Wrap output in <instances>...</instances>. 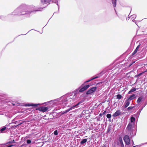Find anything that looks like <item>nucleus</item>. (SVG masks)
<instances>
[{"mask_svg":"<svg viewBox=\"0 0 147 147\" xmlns=\"http://www.w3.org/2000/svg\"><path fill=\"white\" fill-rule=\"evenodd\" d=\"M87 141V139H84L81 141L80 142V144H83L86 142Z\"/></svg>","mask_w":147,"mask_h":147,"instance_id":"a211bd4d","label":"nucleus"},{"mask_svg":"<svg viewBox=\"0 0 147 147\" xmlns=\"http://www.w3.org/2000/svg\"><path fill=\"white\" fill-rule=\"evenodd\" d=\"M130 100L128 99L125 101L123 105L125 108H127L129 105L130 104Z\"/></svg>","mask_w":147,"mask_h":147,"instance_id":"9d476101","label":"nucleus"},{"mask_svg":"<svg viewBox=\"0 0 147 147\" xmlns=\"http://www.w3.org/2000/svg\"><path fill=\"white\" fill-rule=\"evenodd\" d=\"M84 90H85L84 88V87H83L81 88H79V89L77 90L75 92H77V93L78 91H79V92H82L84 91Z\"/></svg>","mask_w":147,"mask_h":147,"instance_id":"dca6fc26","label":"nucleus"},{"mask_svg":"<svg viewBox=\"0 0 147 147\" xmlns=\"http://www.w3.org/2000/svg\"><path fill=\"white\" fill-rule=\"evenodd\" d=\"M12 104H13V105H14H14H15V104L12 103Z\"/></svg>","mask_w":147,"mask_h":147,"instance_id":"49530a36","label":"nucleus"},{"mask_svg":"<svg viewBox=\"0 0 147 147\" xmlns=\"http://www.w3.org/2000/svg\"><path fill=\"white\" fill-rule=\"evenodd\" d=\"M143 98L142 96L140 97L138 99L137 101V102L138 103H140L142 100Z\"/></svg>","mask_w":147,"mask_h":147,"instance_id":"4be33fe9","label":"nucleus"},{"mask_svg":"<svg viewBox=\"0 0 147 147\" xmlns=\"http://www.w3.org/2000/svg\"><path fill=\"white\" fill-rule=\"evenodd\" d=\"M102 114L101 113H100V114H99V116H102Z\"/></svg>","mask_w":147,"mask_h":147,"instance_id":"37998d69","label":"nucleus"},{"mask_svg":"<svg viewBox=\"0 0 147 147\" xmlns=\"http://www.w3.org/2000/svg\"><path fill=\"white\" fill-rule=\"evenodd\" d=\"M135 51H136V52H137V51H138V50H137V49H135Z\"/></svg>","mask_w":147,"mask_h":147,"instance_id":"c03bdc74","label":"nucleus"},{"mask_svg":"<svg viewBox=\"0 0 147 147\" xmlns=\"http://www.w3.org/2000/svg\"><path fill=\"white\" fill-rule=\"evenodd\" d=\"M120 143H121V144H123V142H122V140L121 139V140H120Z\"/></svg>","mask_w":147,"mask_h":147,"instance_id":"a19ab883","label":"nucleus"},{"mask_svg":"<svg viewBox=\"0 0 147 147\" xmlns=\"http://www.w3.org/2000/svg\"><path fill=\"white\" fill-rule=\"evenodd\" d=\"M53 2L54 3H55L56 4H57V2L58 1L57 0H53Z\"/></svg>","mask_w":147,"mask_h":147,"instance_id":"2f4dec72","label":"nucleus"},{"mask_svg":"<svg viewBox=\"0 0 147 147\" xmlns=\"http://www.w3.org/2000/svg\"><path fill=\"white\" fill-rule=\"evenodd\" d=\"M135 94H133L130 96L127 99H129V100L131 101L133 99L135 98Z\"/></svg>","mask_w":147,"mask_h":147,"instance_id":"4468645a","label":"nucleus"},{"mask_svg":"<svg viewBox=\"0 0 147 147\" xmlns=\"http://www.w3.org/2000/svg\"><path fill=\"white\" fill-rule=\"evenodd\" d=\"M77 92H75L73 93H70L65 96H63L57 99L56 100H58L64 106H67V104L69 103L72 104L76 100V94Z\"/></svg>","mask_w":147,"mask_h":147,"instance_id":"f257e3e1","label":"nucleus"},{"mask_svg":"<svg viewBox=\"0 0 147 147\" xmlns=\"http://www.w3.org/2000/svg\"><path fill=\"white\" fill-rule=\"evenodd\" d=\"M82 101H81L79 102H78L77 104L76 105L73 106L71 108L69 109L68 110H67L64 111V112L63 113H67L70 110H71L72 109H74L75 107H77V106L79 105H80V104L82 103Z\"/></svg>","mask_w":147,"mask_h":147,"instance_id":"423d86ee","label":"nucleus"},{"mask_svg":"<svg viewBox=\"0 0 147 147\" xmlns=\"http://www.w3.org/2000/svg\"><path fill=\"white\" fill-rule=\"evenodd\" d=\"M11 14L13 15L24 16L25 17H27L28 6L24 4H22L12 12Z\"/></svg>","mask_w":147,"mask_h":147,"instance_id":"f03ea898","label":"nucleus"},{"mask_svg":"<svg viewBox=\"0 0 147 147\" xmlns=\"http://www.w3.org/2000/svg\"><path fill=\"white\" fill-rule=\"evenodd\" d=\"M132 125H133L132 123H129L128 124L126 129V132L128 134H130L131 136H134L135 134H133L132 132Z\"/></svg>","mask_w":147,"mask_h":147,"instance_id":"7ed1b4c3","label":"nucleus"},{"mask_svg":"<svg viewBox=\"0 0 147 147\" xmlns=\"http://www.w3.org/2000/svg\"><path fill=\"white\" fill-rule=\"evenodd\" d=\"M106 111H104V112H103V113H102V115H105L106 114Z\"/></svg>","mask_w":147,"mask_h":147,"instance_id":"58836bf2","label":"nucleus"},{"mask_svg":"<svg viewBox=\"0 0 147 147\" xmlns=\"http://www.w3.org/2000/svg\"><path fill=\"white\" fill-rule=\"evenodd\" d=\"M21 124L20 123V124H17V125H16V124H15L14 123L13 124L11 125V129H13L14 128H15L18 125H20Z\"/></svg>","mask_w":147,"mask_h":147,"instance_id":"ddd939ff","label":"nucleus"},{"mask_svg":"<svg viewBox=\"0 0 147 147\" xmlns=\"http://www.w3.org/2000/svg\"><path fill=\"white\" fill-rule=\"evenodd\" d=\"M135 120V118L133 116H131L130 118V121L131 122L130 123H132L134 122Z\"/></svg>","mask_w":147,"mask_h":147,"instance_id":"412c9836","label":"nucleus"},{"mask_svg":"<svg viewBox=\"0 0 147 147\" xmlns=\"http://www.w3.org/2000/svg\"><path fill=\"white\" fill-rule=\"evenodd\" d=\"M137 53V52H136V51L134 50V51L133 53H132V55H134L136 53Z\"/></svg>","mask_w":147,"mask_h":147,"instance_id":"c9c22d12","label":"nucleus"},{"mask_svg":"<svg viewBox=\"0 0 147 147\" xmlns=\"http://www.w3.org/2000/svg\"><path fill=\"white\" fill-rule=\"evenodd\" d=\"M15 124H19V123H18V121H16L15 122V123H14Z\"/></svg>","mask_w":147,"mask_h":147,"instance_id":"4c0bfd02","label":"nucleus"},{"mask_svg":"<svg viewBox=\"0 0 147 147\" xmlns=\"http://www.w3.org/2000/svg\"><path fill=\"white\" fill-rule=\"evenodd\" d=\"M146 104H147L145 103V105L144 106H145Z\"/></svg>","mask_w":147,"mask_h":147,"instance_id":"de8ad7c7","label":"nucleus"},{"mask_svg":"<svg viewBox=\"0 0 147 147\" xmlns=\"http://www.w3.org/2000/svg\"><path fill=\"white\" fill-rule=\"evenodd\" d=\"M49 109V108L48 107H42L36 109V110H39V111L42 112H45L47 111Z\"/></svg>","mask_w":147,"mask_h":147,"instance_id":"6e6552de","label":"nucleus"},{"mask_svg":"<svg viewBox=\"0 0 147 147\" xmlns=\"http://www.w3.org/2000/svg\"><path fill=\"white\" fill-rule=\"evenodd\" d=\"M28 138V137L26 136L25 137V138H26V142L28 144V139H27V138Z\"/></svg>","mask_w":147,"mask_h":147,"instance_id":"e433bc0d","label":"nucleus"},{"mask_svg":"<svg viewBox=\"0 0 147 147\" xmlns=\"http://www.w3.org/2000/svg\"><path fill=\"white\" fill-rule=\"evenodd\" d=\"M136 90V89L135 88H133L131 89L128 92V94H130L131 92H134Z\"/></svg>","mask_w":147,"mask_h":147,"instance_id":"aec40b11","label":"nucleus"},{"mask_svg":"<svg viewBox=\"0 0 147 147\" xmlns=\"http://www.w3.org/2000/svg\"><path fill=\"white\" fill-rule=\"evenodd\" d=\"M129 74V73H127V74H126V76H127V75H128V74Z\"/></svg>","mask_w":147,"mask_h":147,"instance_id":"a18cd8bd","label":"nucleus"},{"mask_svg":"<svg viewBox=\"0 0 147 147\" xmlns=\"http://www.w3.org/2000/svg\"><path fill=\"white\" fill-rule=\"evenodd\" d=\"M131 17H132V18H134V19L132 21H133V22H134L136 23V21H134V20L136 18V16L135 15H132L131 16Z\"/></svg>","mask_w":147,"mask_h":147,"instance_id":"cd10ccee","label":"nucleus"},{"mask_svg":"<svg viewBox=\"0 0 147 147\" xmlns=\"http://www.w3.org/2000/svg\"><path fill=\"white\" fill-rule=\"evenodd\" d=\"M145 107V106H144V107H143L141 109H140L139 111L138 112L139 113H140L141 112L142 110L143 109V108Z\"/></svg>","mask_w":147,"mask_h":147,"instance_id":"473e14b6","label":"nucleus"},{"mask_svg":"<svg viewBox=\"0 0 147 147\" xmlns=\"http://www.w3.org/2000/svg\"><path fill=\"white\" fill-rule=\"evenodd\" d=\"M13 146V145L12 144H10L8 146H7L6 147H11Z\"/></svg>","mask_w":147,"mask_h":147,"instance_id":"72a5a7b5","label":"nucleus"},{"mask_svg":"<svg viewBox=\"0 0 147 147\" xmlns=\"http://www.w3.org/2000/svg\"><path fill=\"white\" fill-rule=\"evenodd\" d=\"M15 142V141L14 140H10L9 141L7 142L5 144H11V143H14Z\"/></svg>","mask_w":147,"mask_h":147,"instance_id":"f3484780","label":"nucleus"},{"mask_svg":"<svg viewBox=\"0 0 147 147\" xmlns=\"http://www.w3.org/2000/svg\"><path fill=\"white\" fill-rule=\"evenodd\" d=\"M25 106H26V107H28V103L26 104L25 105Z\"/></svg>","mask_w":147,"mask_h":147,"instance_id":"79ce46f5","label":"nucleus"},{"mask_svg":"<svg viewBox=\"0 0 147 147\" xmlns=\"http://www.w3.org/2000/svg\"><path fill=\"white\" fill-rule=\"evenodd\" d=\"M140 45H139L136 48V49H137V50H138V49H139V48H140Z\"/></svg>","mask_w":147,"mask_h":147,"instance_id":"f704fd0d","label":"nucleus"},{"mask_svg":"<svg viewBox=\"0 0 147 147\" xmlns=\"http://www.w3.org/2000/svg\"><path fill=\"white\" fill-rule=\"evenodd\" d=\"M14 124L13 123H9V124L8 125H6V126L7 127H8L7 128L10 129H11V125H13Z\"/></svg>","mask_w":147,"mask_h":147,"instance_id":"6ab92c4d","label":"nucleus"},{"mask_svg":"<svg viewBox=\"0 0 147 147\" xmlns=\"http://www.w3.org/2000/svg\"><path fill=\"white\" fill-rule=\"evenodd\" d=\"M39 9H35V7L33 5H30L28 6V13H31L32 12H36L38 11H41L40 9L38 8Z\"/></svg>","mask_w":147,"mask_h":147,"instance_id":"39448f33","label":"nucleus"},{"mask_svg":"<svg viewBox=\"0 0 147 147\" xmlns=\"http://www.w3.org/2000/svg\"><path fill=\"white\" fill-rule=\"evenodd\" d=\"M40 4L42 7L39 8V9H43L46 7L51 0H40Z\"/></svg>","mask_w":147,"mask_h":147,"instance_id":"20e7f679","label":"nucleus"},{"mask_svg":"<svg viewBox=\"0 0 147 147\" xmlns=\"http://www.w3.org/2000/svg\"><path fill=\"white\" fill-rule=\"evenodd\" d=\"M107 117L108 118H110L111 117V115L110 114H108L107 115Z\"/></svg>","mask_w":147,"mask_h":147,"instance_id":"7c9ffc66","label":"nucleus"},{"mask_svg":"<svg viewBox=\"0 0 147 147\" xmlns=\"http://www.w3.org/2000/svg\"><path fill=\"white\" fill-rule=\"evenodd\" d=\"M123 140L125 144L127 145H129L130 144V139L128 136L125 135L124 136Z\"/></svg>","mask_w":147,"mask_h":147,"instance_id":"0eeeda50","label":"nucleus"},{"mask_svg":"<svg viewBox=\"0 0 147 147\" xmlns=\"http://www.w3.org/2000/svg\"><path fill=\"white\" fill-rule=\"evenodd\" d=\"M6 128L7 127L6 126V125L5 126L2 127L1 129H0V133H2L3 131H5V130Z\"/></svg>","mask_w":147,"mask_h":147,"instance_id":"2eb2a0df","label":"nucleus"},{"mask_svg":"<svg viewBox=\"0 0 147 147\" xmlns=\"http://www.w3.org/2000/svg\"><path fill=\"white\" fill-rule=\"evenodd\" d=\"M90 86V85H87L84 86L83 87L84 88V90H86L87 88H88Z\"/></svg>","mask_w":147,"mask_h":147,"instance_id":"bb28decb","label":"nucleus"},{"mask_svg":"<svg viewBox=\"0 0 147 147\" xmlns=\"http://www.w3.org/2000/svg\"><path fill=\"white\" fill-rule=\"evenodd\" d=\"M100 77V76H99V75H98V76H96L95 77H92L91 79H90L89 80H88L86 81L85 82H84V83L89 82L92 80H93L95 79L99 78V77Z\"/></svg>","mask_w":147,"mask_h":147,"instance_id":"9b49d317","label":"nucleus"},{"mask_svg":"<svg viewBox=\"0 0 147 147\" xmlns=\"http://www.w3.org/2000/svg\"><path fill=\"white\" fill-rule=\"evenodd\" d=\"M31 142V141L30 140H28V144H30Z\"/></svg>","mask_w":147,"mask_h":147,"instance_id":"ea45409f","label":"nucleus"},{"mask_svg":"<svg viewBox=\"0 0 147 147\" xmlns=\"http://www.w3.org/2000/svg\"><path fill=\"white\" fill-rule=\"evenodd\" d=\"M134 107H129L127 108V109L128 110H130L134 108Z\"/></svg>","mask_w":147,"mask_h":147,"instance_id":"c756f323","label":"nucleus"},{"mask_svg":"<svg viewBox=\"0 0 147 147\" xmlns=\"http://www.w3.org/2000/svg\"><path fill=\"white\" fill-rule=\"evenodd\" d=\"M40 105L39 104L28 103V107L30 106L35 107Z\"/></svg>","mask_w":147,"mask_h":147,"instance_id":"f8f14e48","label":"nucleus"},{"mask_svg":"<svg viewBox=\"0 0 147 147\" xmlns=\"http://www.w3.org/2000/svg\"><path fill=\"white\" fill-rule=\"evenodd\" d=\"M122 114V113L120 110L117 111L113 115L114 117H116Z\"/></svg>","mask_w":147,"mask_h":147,"instance_id":"1a4fd4ad","label":"nucleus"},{"mask_svg":"<svg viewBox=\"0 0 147 147\" xmlns=\"http://www.w3.org/2000/svg\"><path fill=\"white\" fill-rule=\"evenodd\" d=\"M54 134L56 136L58 135V132L57 130H56L54 132Z\"/></svg>","mask_w":147,"mask_h":147,"instance_id":"c85d7f7f","label":"nucleus"},{"mask_svg":"<svg viewBox=\"0 0 147 147\" xmlns=\"http://www.w3.org/2000/svg\"><path fill=\"white\" fill-rule=\"evenodd\" d=\"M116 96H117V99H121V98H122V96L120 94H117V95Z\"/></svg>","mask_w":147,"mask_h":147,"instance_id":"b1692460","label":"nucleus"},{"mask_svg":"<svg viewBox=\"0 0 147 147\" xmlns=\"http://www.w3.org/2000/svg\"><path fill=\"white\" fill-rule=\"evenodd\" d=\"M116 0H112V3L113 4L114 7L116 6Z\"/></svg>","mask_w":147,"mask_h":147,"instance_id":"5701e85b","label":"nucleus"},{"mask_svg":"<svg viewBox=\"0 0 147 147\" xmlns=\"http://www.w3.org/2000/svg\"><path fill=\"white\" fill-rule=\"evenodd\" d=\"M90 89L92 91V92H94L96 90V87H93L92 88Z\"/></svg>","mask_w":147,"mask_h":147,"instance_id":"a878e982","label":"nucleus"},{"mask_svg":"<svg viewBox=\"0 0 147 147\" xmlns=\"http://www.w3.org/2000/svg\"><path fill=\"white\" fill-rule=\"evenodd\" d=\"M93 92L90 89L87 91L86 94H91Z\"/></svg>","mask_w":147,"mask_h":147,"instance_id":"393cba45","label":"nucleus"}]
</instances>
